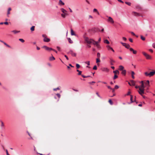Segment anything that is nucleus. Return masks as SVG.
I'll return each mask as SVG.
<instances>
[{"label":"nucleus","instance_id":"1","mask_svg":"<svg viewBox=\"0 0 155 155\" xmlns=\"http://www.w3.org/2000/svg\"><path fill=\"white\" fill-rule=\"evenodd\" d=\"M155 74V71H152L150 72L149 73L147 72H145L144 73V74L146 76H149L151 77L153 76Z\"/></svg>","mask_w":155,"mask_h":155},{"label":"nucleus","instance_id":"2","mask_svg":"<svg viewBox=\"0 0 155 155\" xmlns=\"http://www.w3.org/2000/svg\"><path fill=\"white\" fill-rule=\"evenodd\" d=\"M84 39L85 42L89 44H91L92 42L91 40H93V39L89 38H88L86 37H84Z\"/></svg>","mask_w":155,"mask_h":155},{"label":"nucleus","instance_id":"3","mask_svg":"<svg viewBox=\"0 0 155 155\" xmlns=\"http://www.w3.org/2000/svg\"><path fill=\"white\" fill-rule=\"evenodd\" d=\"M91 40L92 41L91 44H92L94 45H95L98 48H100V45L98 44V41H95L94 39Z\"/></svg>","mask_w":155,"mask_h":155},{"label":"nucleus","instance_id":"4","mask_svg":"<svg viewBox=\"0 0 155 155\" xmlns=\"http://www.w3.org/2000/svg\"><path fill=\"white\" fill-rule=\"evenodd\" d=\"M42 37L44 38L43 41L45 42H48L50 41V39L47 38L45 35H43Z\"/></svg>","mask_w":155,"mask_h":155},{"label":"nucleus","instance_id":"5","mask_svg":"<svg viewBox=\"0 0 155 155\" xmlns=\"http://www.w3.org/2000/svg\"><path fill=\"white\" fill-rule=\"evenodd\" d=\"M120 43L123 46H124L127 49L130 48V46L129 44L126 43H123L122 42H120Z\"/></svg>","mask_w":155,"mask_h":155},{"label":"nucleus","instance_id":"6","mask_svg":"<svg viewBox=\"0 0 155 155\" xmlns=\"http://www.w3.org/2000/svg\"><path fill=\"white\" fill-rule=\"evenodd\" d=\"M139 91H138L139 93L141 96H143V94H144V89L140 88Z\"/></svg>","mask_w":155,"mask_h":155},{"label":"nucleus","instance_id":"7","mask_svg":"<svg viewBox=\"0 0 155 155\" xmlns=\"http://www.w3.org/2000/svg\"><path fill=\"white\" fill-rule=\"evenodd\" d=\"M107 21L110 22L112 23H114V21L113 18L110 17H108Z\"/></svg>","mask_w":155,"mask_h":155},{"label":"nucleus","instance_id":"8","mask_svg":"<svg viewBox=\"0 0 155 155\" xmlns=\"http://www.w3.org/2000/svg\"><path fill=\"white\" fill-rule=\"evenodd\" d=\"M43 48H45L46 50L49 51H51V50H52L53 49H52L51 48H50L48 47L47 46H45V45L44 46H43Z\"/></svg>","mask_w":155,"mask_h":155},{"label":"nucleus","instance_id":"9","mask_svg":"<svg viewBox=\"0 0 155 155\" xmlns=\"http://www.w3.org/2000/svg\"><path fill=\"white\" fill-rule=\"evenodd\" d=\"M69 53L71 54L72 56L75 57L76 55V53L74 52L72 50H70Z\"/></svg>","mask_w":155,"mask_h":155},{"label":"nucleus","instance_id":"10","mask_svg":"<svg viewBox=\"0 0 155 155\" xmlns=\"http://www.w3.org/2000/svg\"><path fill=\"white\" fill-rule=\"evenodd\" d=\"M102 70L103 71L106 72H108L109 71V70L107 68H102Z\"/></svg>","mask_w":155,"mask_h":155},{"label":"nucleus","instance_id":"11","mask_svg":"<svg viewBox=\"0 0 155 155\" xmlns=\"http://www.w3.org/2000/svg\"><path fill=\"white\" fill-rule=\"evenodd\" d=\"M130 50L131 51H132L133 53L134 54H136L137 53V51L136 50H134L132 48H130Z\"/></svg>","mask_w":155,"mask_h":155},{"label":"nucleus","instance_id":"12","mask_svg":"<svg viewBox=\"0 0 155 155\" xmlns=\"http://www.w3.org/2000/svg\"><path fill=\"white\" fill-rule=\"evenodd\" d=\"M130 50L131 51H132L133 53L134 54H136L137 53V51L136 50H134L132 48H130Z\"/></svg>","mask_w":155,"mask_h":155},{"label":"nucleus","instance_id":"13","mask_svg":"<svg viewBox=\"0 0 155 155\" xmlns=\"http://www.w3.org/2000/svg\"><path fill=\"white\" fill-rule=\"evenodd\" d=\"M59 4L60 5H64V3L62 2L61 0H59Z\"/></svg>","mask_w":155,"mask_h":155},{"label":"nucleus","instance_id":"14","mask_svg":"<svg viewBox=\"0 0 155 155\" xmlns=\"http://www.w3.org/2000/svg\"><path fill=\"white\" fill-rule=\"evenodd\" d=\"M132 14L133 15H134V16H139V14L137 13L136 12H133L132 13Z\"/></svg>","mask_w":155,"mask_h":155},{"label":"nucleus","instance_id":"15","mask_svg":"<svg viewBox=\"0 0 155 155\" xmlns=\"http://www.w3.org/2000/svg\"><path fill=\"white\" fill-rule=\"evenodd\" d=\"M115 62V61L113 59H110V64L111 65H113L114 64L113 63Z\"/></svg>","mask_w":155,"mask_h":155},{"label":"nucleus","instance_id":"16","mask_svg":"<svg viewBox=\"0 0 155 155\" xmlns=\"http://www.w3.org/2000/svg\"><path fill=\"white\" fill-rule=\"evenodd\" d=\"M0 122L1 123V127L2 129H3L4 128V124L3 122V121L2 120L0 121Z\"/></svg>","mask_w":155,"mask_h":155},{"label":"nucleus","instance_id":"17","mask_svg":"<svg viewBox=\"0 0 155 155\" xmlns=\"http://www.w3.org/2000/svg\"><path fill=\"white\" fill-rule=\"evenodd\" d=\"M61 10L63 13H66V12H67V11L64 8H61Z\"/></svg>","mask_w":155,"mask_h":155},{"label":"nucleus","instance_id":"18","mask_svg":"<svg viewBox=\"0 0 155 155\" xmlns=\"http://www.w3.org/2000/svg\"><path fill=\"white\" fill-rule=\"evenodd\" d=\"M20 32V31H16L15 30H13L12 31V32L14 33L15 34L19 33Z\"/></svg>","mask_w":155,"mask_h":155},{"label":"nucleus","instance_id":"19","mask_svg":"<svg viewBox=\"0 0 155 155\" xmlns=\"http://www.w3.org/2000/svg\"><path fill=\"white\" fill-rule=\"evenodd\" d=\"M147 59H151V57L148 54H147V55L145 57Z\"/></svg>","mask_w":155,"mask_h":155},{"label":"nucleus","instance_id":"20","mask_svg":"<svg viewBox=\"0 0 155 155\" xmlns=\"http://www.w3.org/2000/svg\"><path fill=\"white\" fill-rule=\"evenodd\" d=\"M68 15V14L67 13H63L61 14V16L63 18H65V16Z\"/></svg>","mask_w":155,"mask_h":155},{"label":"nucleus","instance_id":"21","mask_svg":"<svg viewBox=\"0 0 155 155\" xmlns=\"http://www.w3.org/2000/svg\"><path fill=\"white\" fill-rule=\"evenodd\" d=\"M71 35H75V34L74 33V32L73 30H72V29H71Z\"/></svg>","mask_w":155,"mask_h":155},{"label":"nucleus","instance_id":"22","mask_svg":"<svg viewBox=\"0 0 155 155\" xmlns=\"http://www.w3.org/2000/svg\"><path fill=\"white\" fill-rule=\"evenodd\" d=\"M68 40L70 44H72L73 43V41L71 40V39L70 38H68Z\"/></svg>","mask_w":155,"mask_h":155},{"label":"nucleus","instance_id":"23","mask_svg":"<svg viewBox=\"0 0 155 155\" xmlns=\"http://www.w3.org/2000/svg\"><path fill=\"white\" fill-rule=\"evenodd\" d=\"M130 82H131V85H133V86L135 85V83L133 80H131Z\"/></svg>","mask_w":155,"mask_h":155},{"label":"nucleus","instance_id":"24","mask_svg":"<svg viewBox=\"0 0 155 155\" xmlns=\"http://www.w3.org/2000/svg\"><path fill=\"white\" fill-rule=\"evenodd\" d=\"M130 101H131V103H132V102H134V101L135 102H136V100H135L134 101H133V96L132 95H130Z\"/></svg>","mask_w":155,"mask_h":155},{"label":"nucleus","instance_id":"25","mask_svg":"<svg viewBox=\"0 0 155 155\" xmlns=\"http://www.w3.org/2000/svg\"><path fill=\"white\" fill-rule=\"evenodd\" d=\"M124 68V67L123 66H122V65H120L119 66V69L120 70V71L123 70Z\"/></svg>","mask_w":155,"mask_h":155},{"label":"nucleus","instance_id":"26","mask_svg":"<svg viewBox=\"0 0 155 155\" xmlns=\"http://www.w3.org/2000/svg\"><path fill=\"white\" fill-rule=\"evenodd\" d=\"M104 42L107 44H109L110 43L109 41L107 39L105 40L104 41Z\"/></svg>","mask_w":155,"mask_h":155},{"label":"nucleus","instance_id":"27","mask_svg":"<svg viewBox=\"0 0 155 155\" xmlns=\"http://www.w3.org/2000/svg\"><path fill=\"white\" fill-rule=\"evenodd\" d=\"M140 87L142 88V89H144L145 88V86L144 85V84L143 83L142 84H141V85L140 86Z\"/></svg>","mask_w":155,"mask_h":155},{"label":"nucleus","instance_id":"28","mask_svg":"<svg viewBox=\"0 0 155 155\" xmlns=\"http://www.w3.org/2000/svg\"><path fill=\"white\" fill-rule=\"evenodd\" d=\"M134 71H132L131 72L132 77L133 79L134 78Z\"/></svg>","mask_w":155,"mask_h":155},{"label":"nucleus","instance_id":"29","mask_svg":"<svg viewBox=\"0 0 155 155\" xmlns=\"http://www.w3.org/2000/svg\"><path fill=\"white\" fill-rule=\"evenodd\" d=\"M55 59V58L53 56H52V57H50V58H49V60L50 61L54 60Z\"/></svg>","mask_w":155,"mask_h":155},{"label":"nucleus","instance_id":"30","mask_svg":"<svg viewBox=\"0 0 155 155\" xmlns=\"http://www.w3.org/2000/svg\"><path fill=\"white\" fill-rule=\"evenodd\" d=\"M126 70H122V74H124V75H125L126 74Z\"/></svg>","mask_w":155,"mask_h":155},{"label":"nucleus","instance_id":"31","mask_svg":"<svg viewBox=\"0 0 155 155\" xmlns=\"http://www.w3.org/2000/svg\"><path fill=\"white\" fill-rule=\"evenodd\" d=\"M3 43L5 45H6V46H7V47H8V48H11V47L10 45H8L4 41V42H3Z\"/></svg>","mask_w":155,"mask_h":155},{"label":"nucleus","instance_id":"32","mask_svg":"<svg viewBox=\"0 0 155 155\" xmlns=\"http://www.w3.org/2000/svg\"><path fill=\"white\" fill-rule=\"evenodd\" d=\"M113 73L115 74H119V71L118 70H116L115 71H113Z\"/></svg>","mask_w":155,"mask_h":155},{"label":"nucleus","instance_id":"33","mask_svg":"<svg viewBox=\"0 0 155 155\" xmlns=\"http://www.w3.org/2000/svg\"><path fill=\"white\" fill-rule=\"evenodd\" d=\"M147 83L146 84V86H148V87H149L150 86L149 81V80L147 81Z\"/></svg>","mask_w":155,"mask_h":155},{"label":"nucleus","instance_id":"34","mask_svg":"<svg viewBox=\"0 0 155 155\" xmlns=\"http://www.w3.org/2000/svg\"><path fill=\"white\" fill-rule=\"evenodd\" d=\"M11 10V9L10 8H8L7 14L8 15L10 14V11Z\"/></svg>","mask_w":155,"mask_h":155},{"label":"nucleus","instance_id":"35","mask_svg":"<svg viewBox=\"0 0 155 155\" xmlns=\"http://www.w3.org/2000/svg\"><path fill=\"white\" fill-rule=\"evenodd\" d=\"M107 49L108 50H111V49H112V48L110 47V46L109 45H107Z\"/></svg>","mask_w":155,"mask_h":155},{"label":"nucleus","instance_id":"36","mask_svg":"<svg viewBox=\"0 0 155 155\" xmlns=\"http://www.w3.org/2000/svg\"><path fill=\"white\" fill-rule=\"evenodd\" d=\"M125 3L129 6H130L131 5V3L130 2H126Z\"/></svg>","mask_w":155,"mask_h":155},{"label":"nucleus","instance_id":"37","mask_svg":"<svg viewBox=\"0 0 155 155\" xmlns=\"http://www.w3.org/2000/svg\"><path fill=\"white\" fill-rule=\"evenodd\" d=\"M140 38L143 41H144L145 40V38L142 35L140 36Z\"/></svg>","mask_w":155,"mask_h":155},{"label":"nucleus","instance_id":"38","mask_svg":"<svg viewBox=\"0 0 155 155\" xmlns=\"http://www.w3.org/2000/svg\"><path fill=\"white\" fill-rule=\"evenodd\" d=\"M35 26H32L31 28V31H33L35 29Z\"/></svg>","mask_w":155,"mask_h":155},{"label":"nucleus","instance_id":"39","mask_svg":"<svg viewBox=\"0 0 155 155\" xmlns=\"http://www.w3.org/2000/svg\"><path fill=\"white\" fill-rule=\"evenodd\" d=\"M109 102L111 105H112L113 104V103L112 101H111V100L110 99L109 100Z\"/></svg>","mask_w":155,"mask_h":155},{"label":"nucleus","instance_id":"40","mask_svg":"<svg viewBox=\"0 0 155 155\" xmlns=\"http://www.w3.org/2000/svg\"><path fill=\"white\" fill-rule=\"evenodd\" d=\"M77 72H78V75H80L81 74V71L79 70H77Z\"/></svg>","mask_w":155,"mask_h":155},{"label":"nucleus","instance_id":"41","mask_svg":"<svg viewBox=\"0 0 155 155\" xmlns=\"http://www.w3.org/2000/svg\"><path fill=\"white\" fill-rule=\"evenodd\" d=\"M60 90V89L59 87H58L57 88H54L53 89V90L55 91H56L57 90Z\"/></svg>","mask_w":155,"mask_h":155},{"label":"nucleus","instance_id":"42","mask_svg":"<svg viewBox=\"0 0 155 155\" xmlns=\"http://www.w3.org/2000/svg\"><path fill=\"white\" fill-rule=\"evenodd\" d=\"M19 41H21V42H22V43L24 42L25 41L23 39H22V38H20L19 39Z\"/></svg>","mask_w":155,"mask_h":155},{"label":"nucleus","instance_id":"43","mask_svg":"<svg viewBox=\"0 0 155 155\" xmlns=\"http://www.w3.org/2000/svg\"><path fill=\"white\" fill-rule=\"evenodd\" d=\"M117 77H118V76L117 75H116V74H115L114 77V78H113V79H115L116 78H117Z\"/></svg>","mask_w":155,"mask_h":155},{"label":"nucleus","instance_id":"44","mask_svg":"<svg viewBox=\"0 0 155 155\" xmlns=\"http://www.w3.org/2000/svg\"><path fill=\"white\" fill-rule=\"evenodd\" d=\"M93 11L94 12H97L98 14H99V12H98L97 9H96V8H94L93 9Z\"/></svg>","mask_w":155,"mask_h":155},{"label":"nucleus","instance_id":"45","mask_svg":"<svg viewBox=\"0 0 155 155\" xmlns=\"http://www.w3.org/2000/svg\"><path fill=\"white\" fill-rule=\"evenodd\" d=\"M142 53L145 57H146L148 54H147L144 52H142Z\"/></svg>","mask_w":155,"mask_h":155},{"label":"nucleus","instance_id":"46","mask_svg":"<svg viewBox=\"0 0 155 155\" xmlns=\"http://www.w3.org/2000/svg\"><path fill=\"white\" fill-rule=\"evenodd\" d=\"M85 63L87 64L88 65H90V63L89 61H87L85 62Z\"/></svg>","mask_w":155,"mask_h":155},{"label":"nucleus","instance_id":"47","mask_svg":"<svg viewBox=\"0 0 155 155\" xmlns=\"http://www.w3.org/2000/svg\"><path fill=\"white\" fill-rule=\"evenodd\" d=\"M97 56L98 58H100L101 56L100 54V53H97Z\"/></svg>","mask_w":155,"mask_h":155},{"label":"nucleus","instance_id":"48","mask_svg":"<svg viewBox=\"0 0 155 155\" xmlns=\"http://www.w3.org/2000/svg\"><path fill=\"white\" fill-rule=\"evenodd\" d=\"M56 95L59 98H60L61 95L59 94L58 93L56 94Z\"/></svg>","mask_w":155,"mask_h":155},{"label":"nucleus","instance_id":"49","mask_svg":"<svg viewBox=\"0 0 155 155\" xmlns=\"http://www.w3.org/2000/svg\"><path fill=\"white\" fill-rule=\"evenodd\" d=\"M76 67L77 68H78L80 67V66L78 64H76Z\"/></svg>","mask_w":155,"mask_h":155},{"label":"nucleus","instance_id":"50","mask_svg":"<svg viewBox=\"0 0 155 155\" xmlns=\"http://www.w3.org/2000/svg\"><path fill=\"white\" fill-rule=\"evenodd\" d=\"M100 62V61L99 59L98 58H97L96 59V63H97L98 62Z\"/></svg>","mask_w":155,"mask_h":155},{"label":"nucleus","instance_id":"51","mask_svg":"<svg viewBox=\"0 0 155 155\" xmlns=\"http://www.w3.org/2000/svg\"><path fill=\"white\" fill-rule=\"evenodd\" d=\"M93 69L94 70H97V67L96 65H95L94 66Z\"/></svg>","mask_w":155,"mask_h":155},{"label":"nucleus","instance_id":"52","mask_svg":"<svg viewBox=\"0 0 155 155\" xmlns=\"http://www.w3.org/2000/svg\"><path fill=\"white\" fill-rule=\"evenodd\" d=\"M119 88V86L117 85H116L114 87V88L115 89H117Z\"/></svg>","mask_w":155,"mask_h":155},{"label":"nucleus","instance_id":"53","mask_svg":"<svg viewBox=\"0 0 155 155\" xmlns=\"http://www.w3.org/2000/svg\"><path fill=\"white\" fill-rule=\"evenodd\" d=\"M96 94L99 97L101 98V97L100 96L98 92H96Z\"/></svg>","mask_w":155,"mask_h":155},{"label":"nucleus","instance_id":"54","mask_svg":"<svg viewBox=\"0 0 155 155\" xmlns=\"http://www.w3.org/2000/svg\"><path fill=\"white\" fill-rule=\"evenodd\" d=\"M122 39L124 41H126L127 40V38L125 37H123L122 38Z\"/></svg>","mask_w":155,"mask_h":155},{"label":"nucleus","instance_id":"55","mask_svg":"<svg viewBox=\"0 0 155 155\" xmlns=\"http://www.w3.org/2000/svg\"><path fill=\"white\" fill-rule=\"evenodd\" d=\"M129 40L131 42H132L133 41L132 39L131 38L129 39Z\"/></svg>","mask_w":155,"mask_h":155},{"label":"nucleus","instance_id":"56","mask_svg":"<svg viewBox=\"0 0 155 155\" xmlns=\"http://www.w3.org/2000/svg\"><path fill=\"white\" fill-rule=\"evenodd\" d=\"M95 83V82L93 81H92L91 82H89V83L90 84H92V83Z\"/></svg>","mask_w":155,"mask_h":155},{"label":"nucleus","instance_id":"57","mask_svg":"<svg viewBox=\"0 0 155 155\" xmlns=\"http://www.w3.org/2000/svg\"><path fill=\"white\" fill-rule=\"evenodd\" d=\"M130 32V33L133 35H135V34L133 32Z\"/></svg>","mask_w":155,"mask_h":155},{"label":"nucleus","instance_id":"58","mask_svg":"<svg viewBox=\"0 0 155 155\" xmlns=\"http://www.w3.org/2000/svg\"><path fill=\"white\" fill-rule=\"evenodd\" d=\"M135 87L136 88H137H137H139H139H140V86H136Z\"/></svg>","mask_w":155,"mask_h":155},{"label":"nucleus","instance_id":"59","mask_svg":"<svg viewBox=\"0 0 155 155\" xmlns=\"http://www.w3.org/2000/svg\"><path fill=\"white\" fill-rule=\"evenodd\" d=\"M57 49L58 50V51H60V48L58 46L57 47Z\"/></svg>","mask_w":155,"mask_h":155},{"label":"nucleus","instance_id":"60","mask_svg":"<svg viewBox=\"0 0 155 155\" xmlns=\"http://www.w3.org/2000/svg\"><path fill=\"white\" fill-rule=\"evenodd\" d=\"M130 92L129 91V92H128V93H127V95H130Z\"/></svg>","mask_w":155,"mask_h":155},{"label":"nucleus","instance_id":"61","mask_svg":"<svg viewBox=\"0 0 155 155\" xmlns=\"http://www.w3.org/2000/svg\"><path fill=\"white\" fill-rule=\"evenodd\" d=\"M64 57L66 58L67 60H68L69 59L68 57L66 55H65Z\"/></svg>","mask_w":155,"mask_h":155},{"label":"nucleus","instance_id":"62","mask_svg":"<svg viewBox=\"0 0 155 155\" xmlns=\"http://www.w3.org/2000/svg\"><path fill=\"white\" fill-rule=\"evenodd\" d=\"M101 38H99L98 41H98V43H99V42H100L101 41Z\"/></svg>","mask_w":155,"mask_h":155},{"label":"nucleus","instance_id":"63","mask_svg":"<svg viewBox=\"0 0 155 155\" xmlns=\"http://www.w3.org/2000/svg\"><path fill=\"white\" fill-rule=\"evenodd\" d=\"M118 1L119 2H120L121 3H124V2L123 1H122V0H118Z\"/></svg>","mask_w":155,"mask_h":155},{"label":"nucleus","instance_id":"64","mask_svg":"<svg viewBox=\"0 0 155 155\" xmlns=\"http://www.w3.org/2000/svg\"><path fill=\"white\" fill-rule=\"evenodd\" d=\"M4 24L5 25H8V23L7 22H4Z\"/></svg>","mask_w":155,"mask_h":155}]
</instances>
